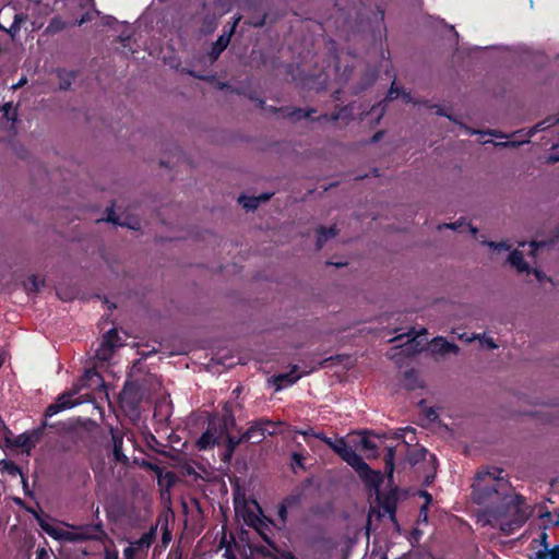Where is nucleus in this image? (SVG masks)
<instances>
[{
	"label": "nucleus",
	"instance_id": "obj_1",
	"mask_svg": "<svg viewBox=\"0 0 559 559\" xmlns=\"http://www.w3.org/2000/svg\"><path fill=\"white\" fill-rule=\"evenodd\" d=\"M502 468L486 467L476 473L473 484V496L476 503L493 502V499L504 500L510 497L511 484L503 477Z\"/></svg>",
	"mask_w": 559,
	"mask_h": 559
},
{
	"label": "nucleus",
	"instance_id": "obj_2",
	"mask_svg": "<svg viewBox=\"0 0 559 559\" xmlns=\"http://www.w3.org/2000/svg\"><path fill=\"white\" fill-rule=\"evenodd\" d=\"M449 352H395L390 359L399 367H409L403 372L402 383L407 391L424 389L425 381L419 377L418 371L415 369L420 359L429 358L433 361H440L444 354Z\"/></svg>",
	"mask_w": 559,
	"mask_h": 559
},
{
	"label": "nucleus",
	"instance_id": "obj_3",
	"mask_svg": "<svg viewBox=\"0 0 559 559\" xmlns=\"http://www.w3.org/2000/svg\"><path fill=\"white\" fill-rule=\"evenodd\" d=\"M346 355H335L325 357L320 352L316 353V357L312 358L311 366H306V369L299 371V366L294 365L288 372H282L274 374L270 378L269 382L274 388L275 392H278L285 388L295 384L302 376L309 374L319 368H326L331 365L340 364Z\"/></svg>",
	"mask_w": 559,
	"mask_h": 559
},
{
	"label": "nucleus",
	"instance_id": "obj_4",
	"mask_svg": "<svg viewBox=\"0 0 559 559\" xmlns=\"http://www.w3.org/2000/svg\"><path fill=\"white\" fill-rule=\"evenodd\" d=\"M304 491L296 489L285 496L277 504V520H270V523L277 530L284 531L287 528L289 512L293 513L299 510L302 506Z\"/></svg>",
	"mask_w": 559,
	"mask_h": 559
},
{
	"label": "nucleus",
	"instance_id": "obj_5",
	"mask_svg": "<svg viewBox=\"0 0 559 559\" xmlns=\"http://www.w3.org/2000/svg\"><path fill=\"white\" fill-rule=\"evenodd\" d=\"M40 527L53 539L60 542H73L84 537V534L66 523L51 519L38 518Z\"/></svg>",
	"mask_w": 559,
	"mask_h": 559
},
{
	"label": "nucleus",
	"instance_id": "obj_6",
	"mask_svg": "<svg viewBox=\"0 0 559 559\" xmlns=\"http://www.w3.org/2000/svg\"><path fill=\"white\" fill-rule=\"evenodd\" d=\"M275 433V424L266 418L254 420L250 427L243 432L247 442L258 444L261 443L266 436Z\"/></svg>",
	"mask_w": 559,
	"mask_h": 559
},
{
	"label": "nucleus",
	"instance_id": "obj_7",
	"mask_svg": "<svg viewBox=\"0 0 559 559\" xmlns=\"http://www.w3.org/2000/svg\"><path fill=\"white\" fill-rule=\"evenodd\" d=\"M377 502L379 507L383 511V515L388 514L390 521L399 527V522L396 519V507H397V493L396 489H392L386 493H380V491L377 492Z\"/></svg>",
	"mask_w": 559,
	"mask_h": 559
},
{
	"label": "nucleus",
	"instance_id": "obj_8",
	"mask_svg": "<svg viewBox=\"0 0 559 559\" xmlns=\"http://www.w3.org/2000/svg\"><path fill=\"white\" fill-rule=\"evenodd\" d=\"M360 465L362 466L355 467L354 471L367 487L374 489L376 492H378L383 483L382 473L380 471L372 469L365 461H362Z\"/></svg>",
	"mask_w": 559,
	"mask_h": 559
},
{
	"label": "nucleus",
	"instance_id": "obj_9",
	"mask_svg": "<svg viewBox=\"0 0 559 559\" xmlns=\"http://www.w3.org/2000/svg\"><path fill=\"white\" fill-rule=\"evenodd\" d=\"M142 468L154 471L157 483L162 488L169 489L177 483L176 474L165 467H160L158 464L142 459Z\"/></svg>",
	"mask_w": 559,
	"mask_h": 559
},
{
	"label": "nucleus",
	"instance_id": "obj_10",
	"mask_svg": "<svg viewBox=\"0 0 559 559\" xmlns=\"http://www.w3.org/2000/svg\"><path fill=\"white\" fill-rule=\"evenodd\" d=\"M222 352H211V357L204 364L205 369L212 373H222L224 370L231 368L235 365L233 355H221Z\"/></svg>",
	"mask_w": 559,
	"mask_h": 559
},
{
	"label": "nucleus",
	"instance_id": "obj_11",
	"mask_svg": "<svg viewBox=\"0 0 559 559\" xmlns=\"http://www.w3.org/2000/svg\"><path fill=\"white\" fill-rule=\"evenodd\" d=\"M390 349H427L425 346H420L417 337L412 338L409 342L402 345H393ZM431 349H460L457 345L449 343L442 337H436L433 340V347Z\"/></svg>",
	"mask_w": 559,
	"mask_h": 559
},
{
	"label": "nucleus",
	"instance_id": "obj_12",
	"mask_svg": "<svg viewBox=\"0 0 559 559\" xmlns=\"http://www.w3.org/2000/svg\"><path fill=\"white\" fill-rule=\"evenodd\" d=\"M272 112H281L284 118H287L293 121H299L301 119H311L312 114L317 112L314 108H298V107H271Z\"/></svg>",
	"mask_w": 559,
	"mask_h": 559
},
{
	"label": "nucleus",
	"instance_id": "obj_13",
	"mask_svg": "<svg viewBox=\"0 0 559 559\" xmlns=\"http://www.w3.org/2000/svg\"><path fill=\"white\" fill-rule=\"evenodd\" d=\"M82 402L83 401L72 400L71 393L62 394L53 404L48 406L46 413L48 416H53L59 412L71 408Z\"/></svg>",
	"mask_w": 559,
	"mask_h": 559
},
{
	"label": "nucleus",
	"instance_id": "obj_14",
	"mask_svg": "<svg viewBox=\"0 0 559 559\" xmlns=\"http://www.w3.org/2000/svg\"><path fill=\"white\" fill-rule=\"evenodd\" d=\"M218 444H219V438L216 436V428L211 427V425H209L206 430L200 436V438L197 440V443H195L197 448L200 451L211 449L214 445H218Z\"/></svg>",
	"mask_w": 559,
	"mask_h": 559
},
{
	"label": "nucleus",
	"instance_id": "obj_15",
	"mask_svg": "<svg viewBox=\"0 0 559 559\" xmlns=\"http://www.w3.org/2000/svg\"><path fill=\"white\" fill-rule=\"evenodd\" d=\"M127 345V343L122 342L118 330L116 328H112L104 334L98 349H118L119 347H123Z\"/></svg>",
	"mask_w": 559,
	"mask_h": 559
},
{
	"label": "nucleus",
	"instance_id": "obj_16",
	"mask_svg": "<svg viewBox=\"0 0 559 559\" xmlns=\"http://www.w3.org/2000/svg\"><path fill=\"white\" fill-rule=\"evenodd\" d=\"M233 36V28H230L228 32H223L216 39V41L213 44L211 51H210V58L212 60H217L221 53L227 48V46L230 43Z\"/></svg>",
	"mask_w": 559,
	"mask_h": 559
},
{
	"label": "nucleus",
	"instance_id": "obj_17",
	"mask_svg": "<svg viewBox=\"0 0 559 559\" xmlns=\"http://www.w3.org/2000/svg\"><path fill=\"white\" fill-rule=\"evenodd\" d=\"M226 435V438H225V451L223 453V461L224 462H229L230 459L233 457L237 447L241 443H248L247 440L245 439V436L243 433L240 436V437H235V436H231L229 432L225 433Z\"/></svg>",
	"mask_w": 559,
	"mask_h": 559
},
{
	"label": "nucleus",
	"instance_id": "obj_18",
	"mask_svg": "<svg viewBox=\"0 0 559 559\" xmlns=\"http://www.w3.org/2000/svg\"><path fill=\"white\" fill-rule=\"evenodd\" d=\"M171 405L169 402L166 401V399H158L155 403H154V414H153V417L154 419L162 424V423H165L169 419L170 417V414H171Z\"/></svg>",
	"mask_w": 559,
	"mask_h": 559
},
{
	"label": "nucleus",
	"instance_id": "obj_19",
	"mask_svg": "<svg viewBox=\"0 0 559 559\" xmlns=\"http://www.w3.org/2000/svg\"><path fill=\"white\" fill-rule=\"evenodd\" d=\"M337 455L344 461L346 462L353 469L355 467H361L362 465L361 462L364 461V459L356 453V451L349 445L347 444L346 447H344L342 449V451H340L337 453Z\"/></svg>",
	"mask_w": 559,
	"mask_h": 559
},
{
	"label": "nucleus",
	"instance_id": "obj_20",
	"mask_svg": "<svg viewBox=\"0 0 559 559\" xmlns=\"http://www.w3.org/2000/svg\"><path fill=\"white\" fill-rule=\"evenodd\" d=\"M337 455L344 461L346 462L353 469L355 467H361L362 465L361 462L364 461V459L356 453V451L349 445L347 444L346 447H344L342 449V451H340L337 453Z\"/></svg>",
	"mask_w": 559,
	"mask_h": 559
},
{
	"label": "nucleus",
	"instance_id": "obj_21",
	"mask_svg": "<svg viewBox=\"0 0 559 559\" xmlns=\"http://www.w3.org/2000/svg\"><path fill=\"white\" fill-rule=\"evenodd\" d=\"M143 442L147 449L158 454H166L167 444L159 442L151 431L142 428V443Z\"/></svg>",
	"mask_w": 559,
	"mask_h": 559
},
{
	"label": "nucleus",
	"instance_id": "obj_22",
	"mask_svg": "<svg viewBox=\"0 0 559 559\" xmlns=\"http://www.w3.org/2000/svg\"><path fill=\"white\" fill-rule=\"evenodd\" d=\"M56 74L59 79V88L61 91H68L75 78L78 76V72L74 70L68 71L66 69H57Z\"/></svg>",
	"mask_w": 559,
	"mask_h": 559
},
{
	"label": "nucleus",
	"instance_id": "obj_23",
	"mask_svg": "<svg viewBox=\"0 0 559 559\" xmlns=\"http://www.w3.org/2000/svg\"><path fill=\"white\" fill-rule=\"evenodd\" d=\"M508 261L510 262V264L515 267L520 273H523V272H528L530 271V266L528 264L525 262L524 260V257H523V253L515 249L513 251L510 252L509 254V258H508Z\"/></svg>",
	"mask_w": 559,
	"mask_h": 559
},
{
	"label": "nucleus",
	"instance_id": "obj_24",
	"mask_svg": "<svg viewBox=\"0 0 559 559\" xmlns=\"http://www.w3.org/2000/svg\"><path fill=\"white\" fill-rule=\"evenodd\" d=\"M337 235V230L335 226L324 227L320 226L317 230V248L321 249L323 245L331 238Z\"/></svg>",
	"mask_w": 559,
	"mask_h": 559
},
{
	"label": "nucleus",
	"instance_id": "obj_25",
	"mask_svg": "<svg viewBox=\"0 0 559 559\" xmlns=\"http://www.w3.org/2000/svg\"><path fill=\"white\" fill-rule=\"evenodd\" d=\"M353 119V106L346 105L332 112L331 122L343 120L346 123Z\"/></svg>",
	"mask_w": 559,
	"mask_h": 559
},
{
	"label": "nucleus",
	"instance_id": "obj_26",
	"mask_svg": "<svg viewBox=\"0 0 559 559\" xmlns=\"http://www.w3.org/2000/svg\"><path fill=\"white\" fill-rule=\"evenodd\" d=\"M384 461V473L388 477L392 478L394 473V461H395V449L393 447H388L385 454L383 456Z\"/></svg>",
	"mask_w": 559,
	"mask_h": 559
},
{
	"label": "nucleus",
	"instance_id": "obj_27",
	"mask_svg": "<svg viewBox=\"0 0 559 559\" xmlns=\"http://www.w3.org/2000/svg\"><path fill=\"white\" fill-rule=\"evenodd\" d=\"M45 280L39 278L37 275L28 276L27 281L24 283L25 289L28 293H37L41 286H44Z\"/></svg>",
	"mask_w": 559,
	"mask_h": 559
},
{
	"label": "nucleus",
	"instance_id": "obj_28",
	"mask_svg": "<svg viewBox=\"0 0 559 559\" xmlns=\"http://www.w3.org/2000/svg\"><path fill=\"white\" fill-rule=\"evenodd\" d=\"M444 226L447 228H451L453 230H457L460 233L464 231L465 228L468 229V231L472 234V235H476L477 233V228L476 227H473L469 223H466L465 219L461 218L459 219L457 222L455 223H451V224H444Z\"/></svg>",
	"mask_w": 559,
	"mask_h": 559
},
{
	"label": "nucleus",
	"instance_id": "obj_29",
	"mask_svg": "<svg viewBox=\"0 0 559 559\" xmlns=\"http://www.w3.org/2000/svg\"><path fill=\"white\" fill-rule=\"evenodd\" d=\"M377 80V73L376 71H367L361 80H360V83H359V86L357 88V93L358 92H362L365 90H367L368 87H370L371 85H373V83L376 82Z\"/></svg>",
	"mask_w": 559,
	"mask_h": 559
},
{
	"label": "nucleus",
	"instance_id": "obj_30",
	"mask_svg": "<svg viewBox=\"0 0 559 559\" xmlns=\"http://www.w3.org/2000/svg\"><path fill=\"white\" fill-rule=\"evenodd\" d=\"M535 559H559V545L552 548L542 549L535 554Z\"/></svg>",
	"mask_w": 559,
	"mask_h": 559
},
{
	"label": "nucleus",
	"instance_id": "obj_31",
	"mask_svg": "<svg viewBox=\"0 0 559 559\" xmlns=\"http://www.w3.org/2000/svg\"><path fill=\"white\" fill-rule=\"evenodd\" d=\"M249 549L251 552L262 556L263 558H272L274 559L275 551L270 547L263 545H249Z\"/></svg>",
	"mask_w": 559,
	"mask_h": 559
},
{
	"label": "nucleus",
	"instance_id": "obj_32",
	"mask_svg": "<svg viewBox=\"0 0 559 559\" xmlns=\"http://www.w3.org/2000/svg\"><path fill=\"white\" fill-rule=\"evenodd\" d=\"M157 525H160L162 530V542L164 546H167L171 540V531L168 528V520L165 518L163 521L159 518L157 521Z\"/></svg>",
	"mask_w": 559,
	"mask_h": 559
},
{
	"label": "nucleus",
	"instance_id": "obj_33",
	"mask_svg": "<svg viewBox=\"0 0 559 559\" xmlns=\"http://www.w3.org/2000/svg\"><path fill=\"white\" fill-rule=\"evenodd\" d=\"M238 202L240 204H242V206L246 210H249V211H254L260 205L259 204V198H257V197L240 195L239 199H238Z\"/></svg>",
	"mask_w": 559,
	"mask_h": 559
},
{
	"label": "nucleus",
	"instance_id": "obj_34",
	"mask_svg": "<svg viewBox=\"0 0 559 559\" xmlns=\"http://www.w3.org/2000/svg\"><path fill=\"white\" fill-rule=\"evenodd\" d=\"M236 426V419L235 416L229 413L225 414L222 419V424L219 425L221 433H227L228 430Z\"/></svg>",
	"mask_w": 559,
	"mask_h": 559
},
{
	"label": "nucleus",
	"instance_id": "obj_35",
	"mask_svg": "<svg viewBox=\"0 0 559 559\" xmlns=\"http://www.w3.org/2000/svg\"><path fill=\"white\" fill-rule=\"evenodd\" d=\"M14 444L25 449L26 451H29L34 447L33 439L28 435H20L16 437Z\"/></svg>",
	"mask_w": 559,
	"mask_h": 559
},
{
	"label": "nucleus",
	"instance_id": "obj_36",
	"mask_svg": "<svg viewBox=\"0 0 559 559\" xmlns=\"http://www.w3.org/2000/svg\"><path fill=\"white\" fill-rule=\"evenodd\" d=\"M292 459V469L296 473V467L300 469H306L305 466V455L300 452H293L290 455Z\"/></svg>",
	"mask_w": 559,
	"mask_h": 559
},
{
	"label": "nucleus",
	"instance_id": "obj_37",
	"mask_svg": "<svg viewBox=\"0 0 559 559\" xmlns=\"http://www.w3.org/2000/svg\"><path fill=\"white\" fill-rule=\"evenodd\" d=\"M83 381H84V385H90V386L102 384V379H100L99 374L92 370L87 371L85 373Z\"/></svg>",
	"mask_w": 559,
	"mask_h": 559
},
{
	"label": "nucleus",
	"instance_id": "obj_38",
	"mask_svg": "<svg viewBox=\"0 0 559 559\" xmlns=\"http://www.w3.org/2000/svg\"><path fill=\"white\" fill-rule=\"evenodd\" d=\"M119 39H120V41L122 44V48H123V53L124 55H127L128 52H130L131 55H134L136 52V49H134L131 46L132 36L130 34H128V35L121 34L119 36Z\"/></svg>",
	"mask_w": 559,
	"mask_h": 559
},
{
	"label": "nucleus",
	"instance_id": "obj_39",
	"mask_svg": "<svg viewBox=\"0 0 559 559\" xmlns=\"http://www.w3.org/2000/svg\"><path fill=\"white\" fill-rule=\"evenodd\" d=\"M235 0H214V7L223 13L229 12L234 7Z\"/></svg>",
	"mask_w": 559,
	"mask_h": 559
},
{
	"label": "nucleus",
	"instance_id": "obj_40",
	"mask_svg": "<svg viewBox=\"0 0 559 559\" xmlns=\"http://www.w3.org/2000/svg\"><path fill=\"white\" fill-rule=\"evenodd\" d=\"M64 28V23L59 17H53L48 24L46 32L48 33H57Z\"/></svg>",
	"mask_w": 559,
	"mask_h": 559
},
{
	"label": "nucleus",
	"instance_id": "obj_41",
	"mask_svg": "<svg viewBox=\"0 0 559 559\" xmlns=\"http://www.w3.org/2000/svg\"><path fill=\"white\" fill-rule=\"evenodd\" d=\"M540 518L545 520L546 523L558 526L559 525V509L557 513H551L550 511H545L540 514Z\"/></svg>",
	"mask_w": 559,
	"mask_h": 559
},
{
	"label": "nucleus",
	"instance_id": "obj_42",
	"mask_svg": "<svg viewBox=\"0 0 559 559\" xmlns=\"http://www.w3.org/2000/svg\"><path fill=\"white\" fill-rule=\"evenodd\" d=\"M156 528L157 526L151 527V530L147 533L142 534V548H148L151 546L156 535Z\"/></svg>",
	"mask_w": 559,
	"mask_h": 559
},
{
	"label": "nucleus",
	"instance_id": "obj_43",
	"mask_svg": "<svg viewBox=\"0 0 559 559\" xmlns=\"http://www.w3.org/2000/svg\"><path fill=\"white\" fill-rule=\"evenodd\" d=\"M255 531L259 533L263 542L273 550L277 544L264 532V530L258 525L252 524Z\"/></svg>",
	"mask_w": 559,
	"mask_h": 559
},
{
	"label": "nucleus",
	"instance_id": "obj_44",
	"mask_svg": "<svg viewBox=\"0 0 559 559\" xmlns=\"http://www.w3.org/2000/svg\"><path fill=\"white\" fill-rule=\"evenodd\" d=\"M273 550L275 551L274 559H297L292 551L284 550L278 546H276Z\"/></svg>",
	"mask_w": 559,
	"mask_h": 559
},
{
	"label": "nucleus",
	"instance_id": "obj_45",
	"mask_svg": "<svg viewBox=\"0 0 559 559\" xmlns=\"http://www.w3.org/2000/svg\"><path fill=\"white\" fill-rule=\"evenodd\" d=\"M403 88L395 85V82L392 83L388 94L386 99L394 100L403 93Z\"/></svg>",
	"mask_w": 559,
	"mask_h": 559
},
{
	"label": "nucleus",
	"instance_id": "obj_46",
	"mask_svg": "<svg viewBox=\"0 0 559 559\" xmlns=\"http://www.w3.org/2000/svg\"><path fill=\"white\" fill-rule=\"evenodd\" d=\"M428 512H429V507L427 504H423L420 507L418 519H417L418 525L428 524Z\"/></svg>",
	"mask_w": 559,
	"mask_h": 559
},
{
	"label": "nucleus",
	"instance_id": "obj_47",
	"mask_svg": "<svg viewBox=\"0 0 559 559\" xmlns=\"http://www.w3.org/2000/svg\"><path fill=\"white\" fill-rule=\"evenodd\" d=\"M13 109V106H12V103H5L1 106V111L3 114V117L7 119V120H12V121H15L16 120V112L13 114V117H10V112L12 111Z\"/></svg>",
	"mask_w": 559,
	"mask_h": 559
},
{
	"label": "nucleus",
	"instance_id": "obj_48",
	"mask_svg": "<svg viewBox=\"0 0 559 559\" xmlns=\"http://www.w3.org/2000/svg\"><path fill=\"white\" fill-rule=\"evenodd\" d=\"M105 221L109 222V223H112V224H120L119 223V217L116 215L114 206L107 207Z\"/></svg>",
	"mask_w": 559,
	"mask_h": 559
},
{
	"label": "nucleus",
	"instance_id": "obj_49",
	"mask_svg": "<svg viewBox=\"0 0 559 559\" xmlns=\"http://www.w3.org/2000/svg\"><path fill=\"white\" fill-rule=\"evenodd\" d=\"M361 448L367 451H376V443L367 437H362L360 441Z\"/></svg>",
	"mask_w": 559,
	"mask_h": 559
},
{
	"label": "nucleus",
	"instance_id": "obj_50",
	"mask_svg": "<svg viewBox=\"0 0 559 559\" xmlns=\"http://www.w3.org/2000/svg\"><path fill=\"white\" fill-rule=\"evenodd\" d=\"M425 417L427 420L433 423L438 418V414L433 407H425L424 408Z\"/></svg>",
	"mask_w": 559,
	"mask_h": 559
},
{
	"label": "nucleus",
	"instance_id": "obj_51",
	"mask_svg": "<svg viewBox=\"0 0 559 559\" xmlns=\"http://www.w3.org/2000/svg\"><path fill=\"white\" fill-rule=\"evenodd\" d=\"M488 246L495 250H509L510 249V246L508 243H506L504 241H501V242H495V241H489L488 242Z\"/></svg>",
	"mask_w": 559,
	"mask_h": 559
},
{
	"label": "nucleus",
	"instance_id": "obj_52",
	"mask_svg": "<svg viewBox=\"0 0 559 559\" xmlns=\"http://www.w3.org/2000/svg\"><path fill=\"white\" fill-rule=\"evenodd\" d=\"M348 443L345 441L344 438H338L334 441L333 444V451L337 454L344 447H346Z\"/></svg>",
	"mask_w": 559,
	"mask_h": 559
},
{
	"label": "nucleus",
	"instance_id": "obj_53",
	"mask_svg": "<svg viewBox=\"0 0 559 559\" xmlns=\"http://www.w3.org/2000/svg\"><path fill=\"white\" fill-rule=\"evenodd\" d=\"M535 542H539L540 546H543V549H548V534L544 531L539 534L538 539H535Z\"/></svg>",
	"mask_w": 559,
	"mask_h": 559
},
{
	"label": "nucleus",
	"instance_id": "obj_54",
	"mask_svg": "<svg viewBox=\"0 0 559 559\" xmlns=\"http://www.w3.org/2000/svg\"><path fill=\"white\" fill-rule=\"evenodd\" d=\"M427 450L426 449H421L415 453L412 454L409 461L413 463V464H416L419 460L424 459L425 457V454H426Z\"/></svg>",
	"mask_w": 559,
	"mask_h": 559
},
{
	"label": "nucleus",
	"instance_id": "obj_55",
	"mask_svg": "<svg viewBox=\"0 0 559 559\" xmlns=\"http://www.w3.org/2000/svg\"><path fill=\"white\" fill-rule=\"evenodd\" d=\"M316 438L323 441L329 448L333 449L335 440H332V438L326 437L323 432H319L318 435H316Z\"/></svg>",
	"mask_w": 559,
	"mask_h": 559
},
{
	"label": "nucleus",
	"instance_id": "obj_56",
	"mask_svg": "<svg viewBox=\"0 0 559 559\" xmlns=\"http://www.w3.org/2000/svg\"><path fill=\"white\" fill-rule=\"evenodd\" d=\"M296 433H299L304 437H309V436H312V437H316V435H318L319 432H314L312 428H308L306 430H302V429H298V430H295Z\"/></svg>",
	"mask_w": 559,
	"mask_h": 559
},
{
	"label": "nucleus",
	"instance_id": "obj_57",
	"mask_svg": "<svg viewBox=\"0 0 559 559\" xmlns=\"http://www.w3.org/2000/svg\"><path fill=\"white\" fill-rule=\"evenodd\" d=\"M331 117H332V114H330V115L329 114H322L319 117L313 118L312 121L331 122Z\"/></svg>",
	"mask_w": 559,
	"mask_h": 559
},
{
	"label": "nucleus",
	"instance_id": "obj_58",
	"mask_svg": "<svg viewBox=\"0 0 559 559\" xmlns=\"http://www.w3.org/2000/svg\"><path fill=\"white\" fill-rule=\"evenodd\" d=\"M423 536V531H420L418 527L414 528L411 533V538L415 542H419V539Z\"/></svg>",
	"mask_w": 559,
	"mask_h": 559
},
{
	"label": "nucleus",
	"instance_id": "obj_59",
	"mask_svg": "<svg viewBox=\"0 0 559 559\" xmlns=\"http://www.w3.org/2000/svg\"><path fill=\"white\" fill-rule=\"evenodd\" d=\"M402 97H403V100H404L406 104H408V103H413V104H420L419 102H415V100L413 99L412 94H411V93H408V92L403 91V93H402Z\"/></svg>",
	"mask_w": 559,
	"mask_h": 559
},
{
	"label": "nucleus",
	"instance_id": "obj_60",
	"mask_svg": "<svg viewBox=\"0 0 559 559\" xmlns=\"http://www.w3.org/2000/svg\"><path fill=\"white\" fill-rule=\"evenodd\" d=\"M273 195V193H267V192H264V193H261L259 194L257 198H259V204L263 203V202H266L271 199V197Z\"/></svg>",
	"mask_w": 559,
	"mask_h": 559
},
{
	"label": "nucleus",
	"instance_id": "obj_61",
	"mask_svg": "<svg viewBox=\"0 0 559 559\" xmlns=\"http://www.w3.org/2000/svg\"><path fill=\"white\" fill-rule=\"evenodd\" d=\"M420 496L424 497V499L426 500L424 504H427L429 507V504L432 501V496L428 491H421Z\"/></svg>",
	"mask_w": 559,
	"mask_h": 559
},
{
	"label": "nucleus",
	"instance_id": "obj_62",
	"mask_svg": "<svg viewBox=\"0 0 559 559\" xmlns=\"http://www.w3.org/2000/svg\"><path fill=\"white\" fill-rule=\"evenodd\" d=\"M487 133L496 138H508L507 134L496 130H489Z\"/></svg>",
	"mask_w": 559,
	"mask_h": 559
},
{
	"label": "nucleus",
	"instance_id": "obj_63",
	"mask_svg": "<svg viewBox=\"0 0 559 559\" xmlns=\"http://www.w3.org/2000/svg\"><path fill=\"white\" fill-rule=\"evenodd\" d=\"M382 136H383V131L376 132L371 138V143H376V142L380 141Z\"/></svg>",
	"mask_w": 559,
	"mask_h": 559
},
{
	"label": "nucleus",
	"instance_id": "obj_64",
	"mask_svg": "<svg viewBox=\"0 0 559 559\" xmlns=\"http://www.w3.org/2000/svg\"><path fill=\"white\" fill-rule=\"evenodd\" d=\"M115 456L119 461L126 460V456L121 454L120 449L118 447L115 448Z\"/></svg>",
	"mask_w": 559,
	"mask_h": 559
}]
</instances>
